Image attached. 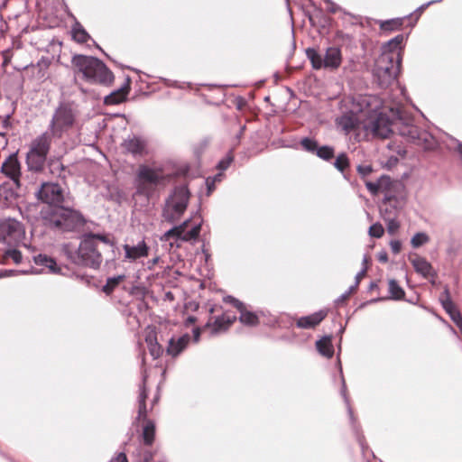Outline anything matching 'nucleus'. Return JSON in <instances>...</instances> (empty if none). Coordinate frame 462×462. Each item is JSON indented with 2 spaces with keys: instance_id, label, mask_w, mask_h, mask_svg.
I'll use <instances>...</instances> for the list:
<instances>
[{
  "instance_id": "obj_1",
  "label": "nucleus",
  "mask_w": 462,
  "mask_h": 462,
  "mask_svg": "<svg viewBox=\"0 0 462 462\" xmlns=\"http://www.w3.org/2000/svg\"><path fill=\"white\" fill-rule=\"evenodd\" d=\"M40 216L45 227L61 234H73L76 237L86 232L88 223H93L79 209L65 205L40 210Z\"/></svg>"
},
{
  "instance_id": "obj_2",
  "label": "nucleus",
  "mask_w": 462,
  "mask_h": 462,
  "mask_svg": "<svg viewBox=\"0 0 462 462\" xmlns=\"http://www.w3.org/2000/svg\"><path fill=\"white\" fill-rule=\"evenodd\" d=\"M78 238L80 240L78 247H75L70 242L62 244L61 254L70 263L78 266L98 270L103 262V256L97 245L90 239L86 232Z\"/></svg>"
},
{
  "instance_id": "obj_3",
  "label": "nucleus",
  "mask_w": 462,
  "mask_h": 462,
  "mask_svg": "<svg viewBox=\"0 0 462 462\" xmlns=\"http://www.w3.org/2000/svg\"><path fill=\"white\" fill-rule=\"evenodd\" d=\"M74 72L80 73L82 79L91 85L111 87L115 81L113 71L104 60H71Z\"/></svg>"
},
{
  "instance_id": "obj_4",
  "label": "nucleus",
  "mask_w": 462,
  "mask_h": 462,
  "mask_svg": "<svg viewBox=\"0 0 462 462\" xmlns=\"http://www.w3.org/2000/svg\"><path fill=\"white\" fill-rule=\"evenodd\" d=\"M190 196L188 182L174 186L165 199L162 208L163 220L169 224H174L180 220L188 208Z\"/></svg>"
},
{
  "instance_id": "obj_5",
  "label": "nucleus",
  "mask_w": 462,
  "mask_h": 462,
  "mask_svg": "<svg viewBox=\"0 0 462 462\" xmlns=\"http://www.w3.org/2000/svg\"><path fill=\"white\" fill-rule=\"evenodd\" d=\"M168 175L147 164L139 165L134 180L135 194L145 196L148 199L152 196L154 189L168 181Z\"/></svg>"
},
{
  "instance_id": "obj_6",
  "label": "nucleus",
  "mask_w": 462,
  "mask_h": 462,
  "mask_svg": "<svg viewBox=\"0 0 462 462\" xmlns=\"http://www.w3.org/2000/svg\"><path fill=\"white\" fill-rule=\"evenodd\" d=\"M403 60H374L372 69L374 81L382 88H387L401 73Z\"/></svg>"
},
{
  "instance_id": "obj_7",
  "label": "nucleus",
  "mask_w": 462,
  "mask_h": 462,
  "mask_svg": "<svg viewBox=\"0 0 462 462\" xmlns=\"http://www.w3.org/2000/svg\"><path fill=\"white\" fill-rule=\"evenodd\" d=\"M392 126V119L378 108L369 110L364 119L365 130L371 132L374 136L389 138L393 133Z\"/></svg>"
},
{
  "instance_id": "obj_8",
  "label": "nucleus",
  "mask_w": 462,
  "mask_h": 462,
  "mask_svg": "<svg viewBox=\"0 0 462 462\" xmlns=\"http://www.w3.org/2000/svg\"><path fill=\"white\" fill-rule=\"evenodd\" d=\"M35 197L38 201L46 204L41 210L53 209L61 207L64 203V189L56 182L44 181L35 191Z\"/></svg>"
},
{
  "instance_id": "obj_9",
  "label": "nucleus",
  "mask_w": 462,
  "mask_h": 462,
  "mask_svg": "<svg viewBox=\"0 0 462 462\" xmlns=\"http://www.w3.org/2000/svg\"><path fill=\"white\" fill-rule=\"evenodd\" d=\"M72 103L60 101L51 121V127L62 133L71 128L76 122V113L71 107Z\"/></svg>"
},
{
  "instance_id": "obj_10",
  "label": "nucleus",
  "mask_w": 462,
  "mask_h": 462,
  "mask_svg": "<svg viewBox=\"0 0 462 462\" xmlns=\"http://www.w3.org/2000/svg\"><path fill=\"white\" fill-rule=\"evenodd\" d=\"M25 236L22 222L14 217L0 219V243L11 244L21 242Z\"/></svg>"
},
{
  "instance_id": "obj_11",
  "label": "nucleus",
  "mask_w": 462,
  "mask_h": 462,
  "mask_svg": "<svg viewBox=\"0 0 462 462\" xmlns=\"http://www.w3.org/2000/svg\"><path fill=\"white\" fill-rule=\"evenodd\" d=\"M301 149L310 154L316 155L320 160L331 162L336 155V149L329 144H320L319 142L311 136H303L300 140Z\"/></svg>"
},
{
  "instance_id": "obj_12",
  "label": "nucleus",
  "mask_w": 462,
  "mask_h": 462,
  "mask_svg": "<svg viewBox=\"0 0 462 462\" xmlns=\"http://www.w3.org/2000/svg\"><path fill=\"white\" fill-rule=\"evenodd\" d=\"M340 394H341L342 398L344 399V402L346 405V410H347V413L349 416L351 428L355 434L356 439L359 444V447L361 448L363 456H365V452L369 450L371 452L373 457L374 458L375 457L374 453L372 450H370L369 446L365 441V435L362 432L361 427L356 422V418L354 415V411L350 405V401H349V398L347 395L346 380H344L343 377H342V389L340 390Z\"/></svg>"
},
{
  "instance_id": "obj_13",
  "label": "nucleus",
  "mask_w": 462,
  "mask_h": 462,
  "mask_svg": "<svg viewBox=\"0 0 462 462\" xmlns=\"http://www.w3.org/2000/svg\"><path fill=\"white\" fill-rule=\"evenodd\" d=\"M142 421L143 439L145 443H151L154 433H156V425L153 420L148 418V409L146 402L138 403L137 416L134 418V424Z\"/></svg>"
},
{
  "instance_id": "obj_14",
  "label": "nucleus",
  "mask_w": 462,
  "mask_h": 462,
  "mask_svg": "<svg viewBox=\"0 0 462 462\" xmlns=\"http://www.w3.org/2000/svg\"><path fill=\"white\" fill-rule=\"evenodd\" d=\"M401 136L406 137L412 143H420V142L427 143V133H420L419 128L413 124V118L408 117L407 121H402L396 125H393Z\"/></svg>"
},
{
  "instance_id": "obj_15",
  "label": "nucleus",
  "mask_w": 462,
  "mask_h": 462,
  "mask_svg": "<svg viewBox=\"0 0 462 462\" xmlns=\"http://www.w3.org/2000/svg\"><path fill=\"white\" fill-rule=\"evenodd\" d=\"M132 79L130 76L125 78L124 83L117 88L111 91L104 97V104L106 106L119 105L128 99L131 90Z\"/></svg>"
},
{
  "instance_id": "obj_16",
  "label": "nucleus",
  "mask_w": 462,
  "mask_h": 462,
  "mask_svg": "<svg viewBox=\"0 0 462 462\" xmlns=\"http://www.w3.org/2000/svg\"><path fill=\"white\" fill-rule=\"evenodd\" d=\"M147 140L137 134L129 135L122 143V147L133 156H142L147 154Z\"/></svg>"
},
{
  "instance_id": "obj_17",
  "label": "nucleus",
  "mask_w": 462,
  "mask_h": 462,
  "mask_svg": "<svg viewBox=\"0 0 462 462\" xmlns=\"http://www.w3.org/2000/svg\"><path fill=\"white\" fill-rule=\"evenodd\" d=\"M190 342V336L189 333H184L178 338L171 336L168 340V345L165 353L168 356L175 358L179 356L189 346Z\"/></svg>"
},
{
  "instance_id": "obj_18",
  "label": "nucleus",
  "mask_w": 462,
  "mask_h": 462,
  "mask_svg": "<svg viewBox=\"0 0 462 462\" xmlns=\"http://www.w3.org/2000/svg\"><path fill=\"white\" fill-rule=\"evenodd\" d=\"M439 301L441 303L442 308L448 314L451 320L456 324L462 322V315L455 303L451 299V295L449 292V289L448 286L445 287L443 292L439 297Z\"/></svg>"
},
{
  "instance_id": "obj_19",
  "label": "nucleus",
  "mask_w": 462,
  "mask_h": 462,
  "mask_svg": "<svg viewBox=\"0 0 462 462\" xmlns=\"http://www.w3.org/2000/svg\"><path fill=\"white\" fill-rule=\"evenodd\" d=\"M404 40V35L399 34L384 43L382 47V55L389 56V58H402L403 55Z\"/></svg>"
},
{
  "instance_id": "obj_20",
  "label": "nucleus",
  "mask_w": 462,
  "mask_h": 462,
  "mask_svg": "<svg viewBox=\"0 0 462 462\" xmlns=\"http://www.w3.org/2000/svg\"><path fill=\"white\" fill-rule=\"evenodd\" d=\"M0 172L7 177L22 175V165L18 158V152H14L2 162Z\"/></svg>"
},
{
  "instance_id": "obj_21",
  "label": "nucleus",
  "mask_w": 462,
  "mask_h": 462,
  "mask_svg": "<svg viewBox=\"0 0 462 462\" xmlns=\"http://www.w3.org/2000/svg\"><path fill=\"white\" fill-rule=\"evenodd\" d=\"M156 433L152 438L151 443H145L143 439V433H140L138 439V448H136V455L138 456V459L144 462H152L153 457L158 452V448L153 447L155 442Z\"/></svg>"
},
{
  "instance_id": "obj_22",
  "label": "nucleus",
  "mask_w": 462,
  "mask_h": 462,
  "mask_svg": "<svg viewBox=\"0 0 462 462\" xmlns=\"http://www.w3.org/2000/svg\"><path fill=\"white\" fill-rule=\"evenodd\" d=\"M327 310H319L310 315L302 316L296 321V327L302 329H311L319 326L327 317Z\"/></svg>"
},
{
  "instance_id": "obj_23",
  "label": "nucleus",
  "mask_w": 462,
  "mask_h": 462,
  "mask_svg": "<svg viewBox=\"0 0 462 462\" xmlns=\"http://www.w3.org/2000/svg\"><path fill=\"white\" fill-rule=\"evenodd\" d=\"M414 271L420 274L423 278L435 277L437 273L432 264L424 257L415 254L414 257L409 256Z\"/></svg>"
},
{
  "instance_id": "obj_24",
  "label": "nucleus",
  "mask_w": 462,
  "mask_h": 462,
  "mask_svg": "<svg viewBox=\"0 0 462 462\" xmlns=\"http://www.w3.org/2000/svg\"><path fill=\"white\" fill-rule=\"evenodd\" d=\"M62 156H50L47 158L45 166L48 168L49 172L56 176L61 180H65L67 178V174H71L70 171L68 169V166L64 165L61 162Z\"/></svg>"
},
{
  "instance_id": "obj_25",
  "label": "nucleus",
  "mask_w": 462,
  "mask_h": 462,
  "mask_svg": "<svg viewBox=\"0 0 462 462\" xmlns=\"http://www.w3.org/2000/svg\"><path fill=\"white\" fill-rule=\"evenodd\" d=\"M125 251V258L129 262H134L139 258L146 257L149 254V246L142 240L135 245L125 244L123 245Z\"/></svg>"
},
{
  "instance_id": "obj_26",
  "label": "nucleus",
  "mask_w": 462,
  "mask_h": 462,
  "mask_svg": "<svg viewBox=\"0 0 462 462\" xmlns=\"http://www.w3.org/2000/svg\"><path fill=\"white\" fill-rule=\"evenodd\" d=\"M48 156L43 154L34 152V149H30L26 153L25 163L27 165L28 171L40 173L42 172Z\"/></svg>"
},
{
  "instance_id": "obj_27",
  "label": "nucleus",
  "mask_w": 462,
  "mask_h": 462,
  "mask_svg": "<svg viewBox=\"0 0 462 462\" xmlns=\"http://www.w3.org/2000/svg\"><path fill=\"white\" fill-rule=\"evenodd\" d=\"M51 64V60H37L36 64L32 62L24 65H14L15 70H29L32 69L33 77L37 79H42L45 77V71L49 69Z\"/></svg>"
},
{
  "instance_id": "obj_28",
  "label": "nucleus",
  "mask_w": 462,
  "mask_h": 462,
  "mask_svg": "<svg viewBox=\"0 0 462 462\" xmlns=\"http://www.w3.org/2000/svg\"><path fill=\"white\" fill-rule=\"evenodd\" d=\"M32 260L36 265L48 268L51 273L65 275L61 267L58 264L56 259L46 254L41 253L33 255Z\"/></svg>"
},
{
  "instance_id": "obj_29",
  "label": "nucleus",
  "mask_w": 462,
  "mask_h": 462,
  "mask_svg": "<svg viewBox=\"0 0 462 462\" xmlns=\"http://www.w3.org/2000/svg\"><path fill=\"white\" fill-rule=\"evenodd\" d=\"M332 339L333 336L328 334L324 335L315 342V346L319 354L328 359L332 358L335 353Z\"/></svg>"
},
{
  "instance_id": "obj_30",
  "label": "nucleus",
  "mask_w": 462,
  "mask_h": 462,
  "mask_svg": "<svg viewBox=\"0 0 462 462\" xmlns=\"http://www.w3.org/2000/svg\"><path fill=\"white\" fill-rule=\"evenodd\" d=\"M334 159L333 166L335 169L342 174L345 180H350L349 174L346 172L351 166L348 154L346 152H341L335 155Z\"/></svg>"
},
{
  "instance_id": "obj_31",
  "label": "nucleus",
  "mask_w": 462,
  "mask_h": 462,
  "mask_svg": "<svg viewBox=\"0 0 462 462\" xmlns=\"http://www.w3.org/2000/svg\"><path fill=\"white\" fill-rule=\"evenodd\" d=\"M145 342L147 344L149 353L153 359H158L162 356L164 350L162 345L158 342L155 330H152L145 336Z\"/></svg>"
},
{
  "instance_id": "obj_32",
  "label": "nucleus",
  "mask_w": 462,
  "mask_h": 462,
  "mask_svg": "<svg viewBox=\"0 0 462 462\" xmlns=\"http://www.w3.org/2000/svg\"><path fill=\"white\" fill-rule=\"evenodd\" d=\"M203 222V218L201 217L200 222L195 224L189 230L180 232V242L189 243L190 245H195L199 242Z\"/></svg>"
},
{
  "instance_id": "obj_33",
  "label": "nucleus",
  "mask_w": 462,
  "mask_h": 462,
  "mask_svg": "<svg viewBox=\"0 0 462 462\" xmlns=\"http://www.w3.org/2000/svg\"><path fill=\"white\" fill-rule=\"evenodd\" d=\"M86 233L96 245H97L98 242H101L109 245L111 247V252L117 251V253L120 254V250L116 246V240L111 237L109 233H94L92 231H88Z\"/></svg>"
},
{
  "instance_id": "obj_34",
  "label": "nucleus",
  "mask_w": 462,
  "mask_h": 462,
  "mask_svg": "<svg viewBox=\"0 0 462 462\" xmlns=\"http://www.w3.org/2000/svg\"><path fill=\"white\" fill-rule=\"evenodd\" d=\"M240 316L238 318L239 321L247 327H255L259 324V315L258 311H251L246 310L245 304L244 308L239 311ZM259 313L263 314V311H259Z\"/></svg>"
},
{
  "instance_id": "obj_35",
  "label": "nucleus",
  "mask_w": 462,
  "mask_h": 462,
  "mask_svg": "<svg viewBox=\"0 0 462 462\" xmlns=\"http://www.w3.org/2000/svg\"><path fill=\"white\" fill-rule=\"evenodd\" d=\"M388 292L389 295L385 297L386 300L396 301L405 300V291L399 284L398 281L393 278L388 281Z\"/></svg>"
},
{
  "instance_id": "obj_36",
  "label": "nucleus",
  "mask_w": 462,
  "mask_h": 462,
  "mask_svg": "<svg viewBox=\"0 0 462 462\" xmlns=\"http://www.w3.org/2000/svg\"><path fill=\"white\" fill-rule=\"evenodd\" d=\"M30 149H34V152H38L45 156H48L51 149V142L46 134H42L40 136L36 137L32 142Z\"/></svg>"
},
{
  "instance_id": "obj_37",
  "label": "nucleus",
  "mask_w": 462,
  "mask_h": 462,
  "mask_svg": "<svg viewBox=\"0 0 462 462\" xmlns=\"http://www.w3.org/2000/svg\"><path fill=\"white\" fill-rule=\"evenodd\" d=\"M125 278L126 276L125 274L107 277L106 283L101 288V291L107 296L111 295L118 285L125 280Z\"/></svg>"
},
{
  "instance_id": "obj_38",
  "label": "nucleus",
  "mask_w": 462,
  "mask_h": 462,
  "mask_svg": "<svg viewBox=\"0 0 462 462\" xmlns=\"http://www.w3.org/2000/svg\"><path fill=\"white\" fill-rule=\"evenodd\" d=\"M388 116L392 119V125H396L402 121H407L410 115L406 114L401 106H393L388 109Z\"/></svg>"
},
{
  "instance_id": "obj_39",
  "label": "nucleus",
  "mask_w": 462,
  "mask_h": 462,
  "mask_svg": "<svg viewBox=\"0 0 462 462\" xmlns=\"http://www.w3.org/2000/svg\"><path fill=\"white\" fill-rule=\"evenodd\" d=\"M403 18H395L380 22V29L383 32H393L400 30L403 26Z\"/></svg>"
},
{
  "instance_id": "obj_40",
  "label": "nucleus",
  "mask_w": 462,
  "mask_h": 462,
  "mask_svg": "<svg viewBox=\"0 0 462 462\" xmlns=\"http://www.w3.org/2000/svg\"><path fill=\"white\" fill-rule=\"evenodd\" d=\"M191 167L189 163L176 167L172 172L168 173V181L177 178H188L190 175Z\"/></svg>"
},
{
  "instance_id": "obj_41",
  "label": "nucleus",
  "mask_w": 462,
  "mask_h": 462,
  "mask_svg": "<svg viewBox=\"0 0 462 462\" xmlns=\"http://www.w3.org/2000/svg\"><path fill=\"white\" fill-rule=\"evenodd\" d=\"M234 152L235 147H232L231 149L228 150L226 154L218 161V162L216 165L217 171L224 172L226 170L229 168V166L235 160Z\"/></svg>"
},
{
  "instance_id": "obj_42",
  "label": "nucleus",
  "mask_w": 462,
  "mask_h": 462,
  "mask_svg": "<svg viewBox=\"0 0 462 462\" xmlns=\"http://www.w3.org/2000/svg\"><path fill=\"white\" fill-rule=\"evenodd\" d=\"M378 185L380 191H391L393 188V186L397 183L395 180H393L389 175L383 174L378 179Z\"/></svg>"
},
{
  "instance_id": "obj_43",
  "label": "nucleus",
  "mask_w": 462,
  "mask_h": 462,
  "mask_svg": "<svg viewBox=\"0 0 462 462\" xmlns=\"http://www.w3.org/2000/svg\"><path fill=\"white\" fill-rule=\"evenodd\" d=\"M0 194L5 199H14L18 198V193L16 189L11 186L9 182H4L0 185Z\"/></svg>"
},
{
  "instance_id": "obj_44",
  "label": "nucleus",
  "mask_w": 462,
  "mask_h": 462,
  "mask_svg": "<svg viewBox=\"0 0 462 462\" xmlns=\"http://www.w3.org/2000/svg\"><path fill=\"white\" fill-rule=\"evenodd\" d=\"M429 236L425 232H417L411 238V245L413 248H419L428 243Z\"/></svg>"
},
{
  "instance_id": "obj_45",
  "label": "nucleus",
  "mask_w": 462,
  "mask_h": 462,
  "mask_svg": "<svg viewBox=\"0 0 462 462\" xmlns=\"http://www.w3.org/2000/svg\"><path fill=\"white\" fill-rule=\"evenodd\" d=\"M225 314L217 316L215 318L214 322V328L211 329L210 333L211 335H217L222 331L227 330V326L225 324Z\"/></svg>"
},
{
  "instance_id": "obj_46",
  "label": "nucleus",
  "mask_w": 462,
  "mask_h": 462,
  "mask_svg": "<svg viewBox=\"0 0 462 462\" xmlns=\"http://www.w3.org/2000/svg\"><path fill=\"white\" fill-rule=\"evenodd\" d=\"M146 380L147 375L143 374L142 377V383L139 385V395H138V403L146 402L148 396H149V391L146 386Z\"/></svg>"
},
{
  "instance_id": "obj_47",
  "label": "nucleus",
  "mask_w": 462,
  "mask_h": 462,
  "mask_svg": "<svg viewBox=\"0 0 462 462\" xmlns=\"http://www.w3.org/2000/svg\"><path fill=\"white\" fill-rule=\"evenodd\" d=\"M180 236V230H178V228L176 227V225L174 223L173 226L170 229H168L167 231L164 232V234L161 237V240L169 241L170 239H174L176 242H179Z\"/></svg>"
},
{
  "instance_id": "obj_48",
  "label": "nucleus",
  "mask_w": 462,
  "mask_h": 462,
  "mask_svg": "<svg viewBox=\"0 0 462 462\" xmlns=\"http://www.w3.org/2000/svg\"><path fill=\"white\" fill-rule=\"evenodd\" d=\"M368 234L373 238H381L384 234L383 225L379 222L372 224L369 226Z\"/></svg>"
},
{
  "instance_id": "obj_49",
  "label": "nucleus",
  "mask_w": 462,
  "mask_h": 462,
  "mask_svg": "<svg viewBox=\"0 0 462 462\" xmlns=\"http://www.w3.org/2000/svg\"><path fill=\"white\" fill-rule=\"evenodd\" d=\"M5 255L10 257L16 264L21 263L23 261L22 252L15 247L8 248L5 251Z\"/></svg>"
},
{
  "instance_id": "obj_50",
  "label": "nucleus",
  "mask_w": 462,
  "mask_h": 462,
  "mask_svg": "<svg viewBox=\"0 0 462 462\" xmlns=\"http://www.w3.org/2000/svg\"><path fill=\"white\" fill-rule=\"evenodd\" d=\"M128 293L132 296H139L141 299H145L148 291L145 286L142 284L133 285Z\"/></svg>"
},
{
  "instance_id": "obj_51",
  "label": "nucleus",
  "mask_w": 462,
  "mask_h": 462,
  "mask_svg": "<svg viewBox=\"0 0 462 462\" xmlns=\"http://www.w3.org/2000/svg\"><path fill=\"white\" fill-rule=\"evenodd\" d=\"M223 301L227 304H231L234 308H236L238 311H241V309L244 308L245 303L234 297L233 295H226L223 298Z\"/></svg>"
},
{
  "instance_id": "obj_52",
  "label": "nucleus",
  "mask_w": 462,
  "mask_h": 462,
  "mask_svg": "<svg viewBox=\"0 0 462 462\" xmlns=\"http://www.w3.org/2000/svg\"><path fill=\"white\" fill-rule=\"evenodd\" d=\"M356 171L362 179H365L374 171V168L371 164H358Z\"/></svg>"
},
{
  "instance_id": "obj_53",
  "label": "nucleus",
  "mask_w": 462,
  "mask_h": 462,
  "mask_svg": "<svg viewBox=\"0 0 462 462\" xmlns=\"http://www.w3.org/2000/svg\"><path fill=\"white\" fill-rule=\"evenodd\" d=\"M400 228V223L396 218H390L387 221V232L389 235H394Z\"/></svg>"
},
{
  "instance_id": "obj_54",
  "label": "nucleus",
  "mask_w": 462,
  "mask_h": 462,
  "mask_svg": "<svg viewBox=\"0 0 462 462\" xmlns=\"http://www.w3.org/2000/svg\"><path fill=\"white\" fill-rule=\"evenodd\" d=\"M365 188L367 189V190L369 191V193L373 196H375L380 192V189H379L377 180L376 181L365 180Z\"/></svg>"
},
{
  "instance_id": "obj_55",
  "label": "nucleus",
  "mask_w": 462,
  "mask_h": 462,
  "mask_svg": "<svg viewBox=\"0 0 462 462\" xmlns=\"http://www.w3.org/2000/svg\"><path fill=\"white\" fill-rule=\"evenodd\" d=\"M341 343H342V337L339 338V342L337 344V367L338 369V372H339V377H340V381L342 382V377L345 379L344 377V374H343V368H342V364H341V360H340V357H339V355L341 353ZM342 389V387L340 388V390Z\"/></svg>"
},
{
  "instance_id": "obj_56",
  "label": "nucleus",
  "mask_w": 462,
  "mask_h": 462,
  "mask_svg": "<svg viewBox=\"0 0 462 462\" xmlns=\"http://www.w3.org/2000/svg\"><path fill=\"white\" fill-rule=\"evenodd\" d=\"M159 80L162 81L164 86L173 88L177 89H182L183 86L177 80L169 79L166 78L159 77Z\"/></svg>"
},
{
  "instance_id": "obj_57",
  "label": "nucleus",
  "mask_w": 462,
  "mask_h": 462,
  "mask_svg": "<svg viewBox=\"0 0 462 462\" xmlns=\"http://www.w3.org/2000/svg\"><path fill=\"white\" fill-rule=\"evenodd\" d=\"M73 37L79 42H85L88 37V33L83 29L75 30L73 32Z\"/></svg>"
},
{
  "instance_id": "obj_58",
  "label": "nucleus",
  "mask_w": 462,
  "mask_h": 462,
  "mask_svg": "<svg viewBox=\"0 0 462 462\" xmlns=\"http://www.w3.org/2000/svg\"><path fill=\"white\" fill-rule=\"evenodd\" d=\"M389 245L391 247L393 254H397L401 252L402 244V241L399 239H393L390 241Z\"/></svg>"
},
{
  "instance_id": "obj_59",
  "label": "nucleus",
  "mask_w": 462,
  "mask_h": 462,
  "mask_svg": "<svg viewBox=\"0 0 462 462\" xmlns=\"http://www.w3.org/2000/svg\"><path fill=\"white\" fill-rule=\"evenodd\" d=\"M14 113V109H13L11 113H8L5 116V117L2 120V127L3 128L10 129L13 127V124L10 119L13 116Z\"/></svg>"
},
{
  "instance_id": "obj_60",
  "label": "nucleus",
  "mask_w": 462,
  "mask_h": 462,
  "mask_svg": "<svg viewBox=\"0 0 462 462\" xmlns=\"http://www.w3.org/2000/svg\"><path fill=\"white\" fill-rule=\"evenodd\" d=\"M335 61H326L325 69L334 71L340 67L342 60H334Z\"/></svg>"
},
{
  "instance_id": "obj_61",
  "label": "nucleus",
  "mask_w": 462,
  "mask_h": 462,
  "mask_svg": "<svg viewBox=\"0 0 462 462\" xmlns=\"http://www.w3.org/2000/svg\"><path fill=\"white\" fill-rule=\"evenodd\" d=\"M247 105V100L242 97L237 96L235 98V106L237 110H242Z\"/></svg>"
},
{
  "instance_id": "obj_62",
  "label": "nucleus",
  "mask_w": 462,
  "mask_h": 462,
  "mask_svg": "<svg viewBox=\"0 0 462 462\" xmlns=\"http://www.w3.org/2000/svg\"><path fill=\"white\" fill-rule=\"evenodd\" d=\"M205 184H206V189H207V196H209L211 195V193L215 190L216 189V184L215 182L212 180L211 177H208L206 178L205 180Z\"/></svg>"
},
{
  "instance_id": "obj_63",
  "label": "nucleus",
  "mask_w": 462,
  "mask_h": 462,
  "mask_svg": "<svg viewBox=\"0 0 462 462\" xmlns=\"http://www.w3.org/2000/svg\"><path fill=\"white\" fill-rule=\"evenodd\" d=\"M311 63V66H312V69H325V62L326 61H328V60H309Z\"/></svg>"
},
{
  "instance_id": "obj_64",
  "label": "nucleus",
  "mask_w": 462,
  "mask_h": 462,
  "mask_svg": "<svg viewBox=\"0 0 462 462\" xmlns=\"http://www.w3.org/2000/svg\"><path fill=\"white\" fill-rule=\"evenodd\" d=\"M109 462H129L126 453L125 451H121L116 454V456L113 457Z\"/></svg>"
}]
</instances>
